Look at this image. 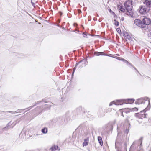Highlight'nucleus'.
<instances>
[{"instance_id":"nucleus-33","label":"nucleus","mask_w":151,"mask_h":151,"mask_svg":"<svg viewBox=\"0 0 151 151\" xmlns=\"http://www.w3.org/2000/svg\"><path fill=\"white\" fill-rule=\"evenodd\" d=\"M119 134H120V132H118V135H119Z\"/></svg>"},{"instance_id":"nucleus-25","label":"nucleus","mask_w":151,"mask_h":151,"mask_svg":"<svg viewBox=\"0 0 151 151\" xmlns=\"http://www.w3.org/2000/svg\"><path fill=\"white\" fill-rule=\"evenodd\" d=\"M120 111L122 113H121V115H122V116L123 117L124 116V115H123V112H122V110H120Z\"/></svg>"},{"instance_id":"nucleus-2","label":"nucleus","mask_w":151,"mask_h":151,"mask_svg":"<svg viewBox=\"0 0 151 151\" xmlns=\"http://www.w3.org/2000/svg\"><path fill=\"white\" fill-rule=\"evenodd\" d=\"M124 5L126 9L129 11L127 12L126 14L130 17H132L133 14L132 11V1L130 0L127 1L124 3Z\"/></svg>"},{"instance_id":"nucleus-18","label":"nucleus","mask_w":151,"mask_h":151,"mask_svg":"<svg viewBox=\"0 0 151 151\" xmlns=\"http://www.w3.org/2000/svg\"><path fill=\"white\" fill-rule=\"evenodd\" d=\"M147 36L149 39H151V32L148 33Z\"/></svg>"},{"instance_id":"nucleus-11","label":"nucleus","mask_w":151,"mask_h":151,"mask_svg":"<svg viewBox=\"0 0 151 151\" xmlns=\"http://www.w3.org/2000/svg\"><path fill=\"white\" fill-rule=\"evenodd\" d=\"M98 140L99 143L100 144L101 146H102L103 144V142L101 137L100 136H99L98 137Z\"/></svg>"},{"instance_id":"nucleus-15","label":"nucleus","mask_w":151,"mask_h":151,"mask_svg":"<svg viewBox=\"0 0 151 151\" xmlns=\"http://www.w3.org/2000/svg\"><path fill=\"white\" fill-rule=\"evenodd\" d=\"M42 132L43 133H44V134L46 133L47 132V128H44L43 129H42Z\"/></svg>"},{"instance_id":"nucleus-9","label":"nucleus","mask_w":151,"mask_h":151,"mask_svg":"<svg viewBox=\"0 0 151 151\" xmlns=\"http://www.w3.org/2000/svg\"><path fill=\"white\" fill-rule=\"evenodd\" d=\"M52 151H59V148L57 145H54L52 146L50 149Z\"/></svg>"},{"instance_id":"nucleus-23","label":"nucleus","mask_w":151,"mask_h":151,"mask_svg":"<svg viewBox=\"0 0 151 151\" xmlns=\"http://www.w3.org/2000/svg\"><path fill=\"white\" fill-rule=\"evenodd\" d=\"M45 105L47 106L48 108H49L50 106V105L48 104H45Z\"/></svg>"},{"instance_id":"nucleus-27","label":"nucleus","mask_w":151,"mask_h":151,"mask_svg":"<svg viewBox=\"0 0 151 151\" xmlns=\"http://www.w3.org/2000/svg\"><path fill=\"white\" fill-rule=\"evenodd\" d=\"M9 112H10V113H12V114H14L15 113V112L12 111H9Z\"/></svg>"},{"instance_id":"nucleus-31","label":"nucleus","mask_w":151,"mask_h":151,"mask_svg":"<svg viewBox=\"0 0 151 151\" xmlns=\"http://www.w3.org/2000/svg\"><path fill=\"white\" fill-rule=\"evenodd\" d=\"M7 128V127H6L5 128H4V129H6Z\"/></svg>"},{"instance_id":"nucleus-13","label":"nucleus","mask_w":151,"mask_h":151,"mask_svg":"<svg viewBox=\"0 0 151 151\" xmlns=\"http://www.w3.org/2000/svg\"><path fill=\"white\" fill-rule=\"evenodd\" d=\"M94 55L96 56H98L100 55H104V53L103 52H95L94 53Z\"/></svg>"},{"instance_id":"nucleus-8","label":"nucleus","mask_w":151,"mask_h":151,"mask_svg":"<svg viewBox=\"0 0 151 151\" xmlns=\"http://www.w3.org/2000/svg\"><path fill=\"white\" fill-rule=\"evenodd\" d=\"M144 5L149 8V10L151 8V0H145L143 2Z\"/></svg>"},{"instance_id":"nucleus-26","label":"nucleus","mask_w":151,"mask_h":151,"mask_svg":"<svg viewBox=\"0 0 151 151\" xmlns=\"http://www.w3.org/2000/svg\"><path fill=\"white\" fill-rule=\"evenodd\" d=\"M147 115V114H145L143 116H142L144 118H145L146 117V116Z\"/></svg>"},{"instance_id":"nucleus-35","label":"nucleus","mask_w":151,"mask_h":151,"mask_svg":"<svg viewBox=\"0 0 151 151\" xmlns=\"http://www.w3.org/2000/svg\"><path fill=\"white\" fill-rule=\"evenodd\" d=\"M126 131H127V134L128 131L127 129H126Z\"/></svg>"},{"instance_id":"nucleus-21","label":"nucleus","mask_w":151,"mask_h":151,"mask_svg":"<svg viewBox=\"0 0 151 151\" xmlns=\"http://www.w3.org/2000/svg\"><path fill=\"white\" fill-rule=\"evenodd\" d=\"M122 7L120 5H119L117 6L118 9L120 10L121 9Z\"/></svg>"},{"instance_id":"nucleus-7","label":"nucleus","mask_w":151,"mask_h":151,"mask_svg":"<svg viewBox=\"0 0 151 151\" xmlns=\"http://www.w3.org/2000/svg\"><path fill=\"white\" fill-rule=\"evenodd\" d=\"M86 62V61L85 60H82L80 61L79 63H77L76 64V66H75V67L73 68V73H72V75H73V74H74V71L76 68V67L77 65L79 64H80L81 63V66L83 67V66H85L86 65V64L85 63Z\"/></svg>"},{"instance_id":"nucleus-24","label":"nucleus","mask_w":151,"mask_h":151,"mask_svg":"<svg viewBox=\"0 0 151 151\" xmlns=\"http://www.w3.org/2000/svg\"><path fill=\"white\" fill-rule=\"evenodd\" d=\"M83 36L84 37H85L86 36V33H83Z\"/></svg>"},{"instance_id":"nucleus-34","label":"nucleus","mask_w":151,"mask_h":151,"mask_svg":"<svg viewBox=\"0 0 151 151\" xmlns=\"http://www.w3.org/2000/svg\"><path fill=\"white\" fill-rule=\"evenodd\" d=\"M60 15L61 16L62 14V13L61 12H60Z\"/></svg>"},{"instance_id":"nucleus-14","label":"nucleus","mask_w":151,"mask_h":151,"mask_svg":"<svg viewBox=\"0 0 151 151\" xmlns=\"http://www.w3.org/2000/svg\"><path fill=\"white\" fill-rule=\"evenodd\" d=\"M125 36V38L129 40H130L131 39V37L128 34V33H126L124 34Z\"/></svg>"},{"instance_id":"nucleus-29","label":"nucleus","mask_w":151,"mask_h":151,"mask_svg":"<svg viewBox=\"0 0 151 151\" xmlns=\"http://www.w3.org/2000/svg\"><path fill=\"white\" fill-rule=\"evenodd\" d=\"M124 17H122L121 18V20L122 21L124 20Z\"/></svg>"},{"instance_id":"nucleus-32","label":"nucleus","mask_w":151,"mask_h":151,"mask_svg":"<svg viewBox=\"0 0 151 151\" xmlns=\"http://www.w3.org/2000/svg\"><path fill=\"white\" fill-rule=\"evenodd\" d=\"M124 145L125 146V147H126V146H127V144L126 143H125Z\"/></svg>"},{"instance_id":"nucleus-1","label":"nucleus","mask_w":151,"mask_h":151,"mask_svg":"<svg viewBox=\"0 0 151 151\" xmlns=\"http://www.w3.org/2000/svg\"><path fill=\"white\" fill-rule=\"evenodd\" d=\"M134 100L133 99L117 100L116 101H114L110 103L109 106H110L112 104H115L116 105H122L123 103H125L126 104H132L134 102Z\"/></svg>"},{"instance_id":"nucleus-12","label":"nucleus","mask_w":151,"mask_h":151,"mask_svg":"<svg viewBox=\"0 0 151 151\" xmlns=\"http://www.w3.org/2000/svg\"><path fill=\"white\" fill-rule=\"evenodd\" d=\"M88 139H85L84 140V142L83 143V146H86L88 145Z\"/></svg>"},{"instance_id":"nucleus-6","label":"nucleus","mask_w":151,"mask_h":151,"mask_svg":"<svg viewBox=\"0 0 151 151\" xmlns=\"http://www.w3.org/2000/svg\"><path fill=\"white\" fill-rule=\"evenodd\" d=\"M134 23L137 26L142 28H145V27L143 26L142 22L140 19H135L134 21Z\"/></svg>"},{"instance_id":"nucleus-5","label":"nucleus","mask_w":151,"mask_h":151,"mask_svg":"<svg viewBox=\"0 0 151 151\" xmlns=\"http://www.w3.org/2000/svg\"><path fill=\"white\" fill-rule=\"evenodd\" d=\"M151 22V20L150 18L145 17L142 19V23L143 26H145V28H146V27H147V25H149Z\"/></svg>"},{"instance_id":"nucleus-4","label":"nucleus","mask_w":151,"mask_h":151,"mask_svg":"<svg viewBox=\"0 0 151 151\" xmlns=\"http://www.w3.org/2000/svg\"><path fill=\"white\" fill-rule=\"evenodd\" d=\"M139 12L142 14H144L148 12L149 10V8L147 7L146 6L143 4V5L140 6L138 9Z\"/></svg>"},{"instance_id":"nucleus-3","label":"nucleus","mask_w":151,"mask_h":151,"mask_svg":"<svg viewBox=\"0 0 151 151\" xmlns=\"http://www.w3.org/2000/svg\"><path fill=\"white\" fill-rule=\"evenodd\" d=\"M148 98L147 97L141 98L137 99L135 102V104H140L142 103H144L146 101L148 100L147 103L148 104L147 108H146L143 111H141V113L143 111H146L147 110L149 109L150 108V100L149 99L148 100Z\"/></svg>"},{"instance_id":"nucleus-10","label":"nucleus","mask_w":151,"mask_h":151,"mask_svg":"<svg viewBox=\"0 0 151 151\" xmlns=\"http://www.w3.org/2000/svg\"><path fill=\"white\" fill-rule=\"evenodd\" d=\"M140 142V145L142 144V139H140L138 141H135L132 144L131 146V147H134L135 145H137L138 144H139V143Z\"/></svg>"},{"instance_id":"nucleus-22","label":"nucleus","mask_w":151,"mask_h":151,"mask_svg":"<svg viewBox=\"0 0 151 151\" xmlns=\"http://www.w3.org/2000/svg\"><path fill=\"white\" fill-rule=\"evenodd\" d=\"M116 30H117V32L118 33H119V32H121V30H120L119 28H117V29Z\"/></svg>"},{"instance_id":"nucleus-19","label":"nucleus","mask_w":151,"mask_h":151,"mask_svg":"<svg viewBox=\"0 0 151 151\" xmlns=\"http://www.w3.org/2000/svg\"><path fill=\"white\" fill-rule=\"evenodd\" d=\"M114 24L116 26H118L119 25V23L118 21H117L116 20H114Z\"/></svg>"},{"instance_id":"nucleus-36","label":"nucleus","mask_w":151,"mask_h":151,"mask_svg":"<svg viewBox=\"0 0 151 151\" xmlns=\"http://www.w3.org/2000/svg\"><path fill=\"white\" fill-rule=\"evenodd\" d=\"M135 109H137V108H135Z\"/></svg>"},{"instance_id":"nucleus-38","label":"nucleus","mask_w":151,"mask_h":151,"mask_svg":"<svg viewBox=\"0 0 151 151\" xmlns=\"http://www.w3.org/2000/svg\"><path fill=\"white\" fill-rule=\"evenodd\" d=\"M116 55H118V54H116Z\"/></svg>"},{"instance_id":"nucleus-30","label":"nucleus","mask_w":151,"mask_h":151,"mask_svg":"<svg viewBox=\"0 0 151 151\" xmlns=\"http://www.w3.org/2000/svg\"><path fill=\"white\" fill-rule=\"evenodd\" d=\"M35 106V105H33V106H31L30 107V109H31V108H32L33 107V106Z\"/></svg>"},{"instance_id":"nucleus-17","label":"nucleus","mask_w":151,"mask_h":151,"mask_svg":"<svg viewBox=\"0 0 151 151\" xmlns=\"http://www.w3.org/2000/svg\"><path fill=\"white\" fill-rule=\"evenodd\" d=\"M114 58L117 59L118 60H123V61H124L126 62H127V61L126 60H124V59L121 58L120 57H118L116 56H115V57H114Z\"/></svg>"},{"instance_id":"nucleus-37","label":"nucleus","mask_w":151,"mask_h":151,"mask_svg":"<svg viewBox=\"0 0 151 151\" xmlns=\"http://www.w3.org/2000/svg\"><path fill=\"white\" fill-rule=\"evenodd\" d=\"M139 151H142V150H140Z\"/></svg>"},{"instance_id":"nucleus-28","label":"nucleus","mask_w":151,"mask_h":151,"mask_svg":"<svg viewBox=\"0 0 151 151\" xmlns=\"http://www.w3.org/2000/svg\"><path fill=\"white\" fill-rule=\"evenodd\" d=\"M134 69L135 70H136L138 72V73L140 74V73H139V72L138 71H137V70L135 68V67H134Z\"/></svg>"},{"instance_id":"nucleus-16","label":"nucleus","mask_w":151,"mask_h":151,"mask_svg":"<svg viewBox=\"0 0 151 151\" xmlns=\"http://www.w3.org/2000/svg\"><path fill=\"white\" fill-rule=\"evenodd\" d=\"M120 11L122 12H125L126 14L127 12L129 11L128 10H127V9H124V8H123L122 7V8L120 10Z\"/></svg>"},{"instance_id":"nucleus-20","label":"nucleus","mask_w":151,"mask_h":151,"mask_svg":"<svg viewBox=\"0 0 151 151\" xmlns=\"http://www.w3.org/2000/svg\"><path fill=\"white\" fill-rule=\"evenodd\" d=\"M31 2L32 4V5L33 6V7L35 8V4L33 2V1H32V0H31Z\"/></svg>"}]
</instances>
